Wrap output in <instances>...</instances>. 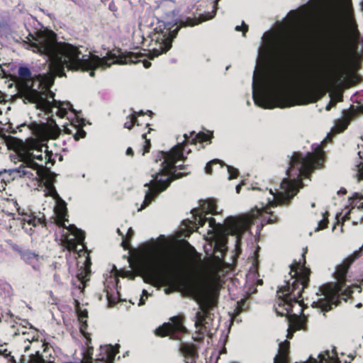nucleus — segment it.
<instances>
[{
  "label": "nucleus",
  "mask_w": 363,
  "mask_h": 363,
  "mask_svg": "<svg viewBox=\"0 0 363 363\" xmlns=\"http://www.w3.org/2000/svg\"><path fill=\"white\" fill-rule=\"evenodd\" d=\"M335 104H336V101L334 99H331L330 102L325 106V109L327 111H330L331 109L332 106H335Z\"/></svg>",
  "instance_id": "obj_36"
},
{
  "label": "nucleus",
  "mask_w": 363,
  "mask_h": 363,
  "mask_svg": "<svg viewBox=\"0 0 363 363\" xmlns=\"http://www.w3.org/2000/svg\"><path fill=\"white\" fill-rule=\"evenodd\" d=\"M64 130L67 134H72L75 140L85 138L86 134L82 128H77L73 125H70L69 126L64 125Z\"/></svg>",
  "instance_id": "obj_13"
},
{
  "label": "nucleus",
  "mask_w": 363,
  "mask_h": 363,
  "mask_svg": "<svg viewBox=\"0 0 363 363\" xmlns=\"http://www.w3.org/2000/svg\"><path fill=\"white\" fill-rule=\"evenodd\" d=\"M350 120V117L338 120L335 126L333 128V131L335 133H341L344 131L348 126Z\"/></svg>",
  "instance_id": "obj_17"
},
{
  "label": "nucleus",
  "mask_w": 363,
  "mask_h": 363,
  "mask_svg": "<svg viewBox=\"0 0 363 363\" xmlns=\"http://www.w3.org/2000/svg\"><path fill=\"white\" fill-rule=\"evenodd\" d=\"M307 249L304 250L302 255L303 263L300 260L298 262H294L291 267V280L285 281V285L279 287L277 296L279 297L278 305L283 308V311L280 312L276 308V312L279 315H289V328L287 329V338H291L293 332L298 330H305L306 325V318L303 314V301L300 300L301 293L303 289L307 286L309 281L310 270L304 266L306 263L305 253Z\"/></svg>",
  "instance_id": "obj_5"
},
{
  "label": "nucleus",
  "mask_w": 363,
  "mask_h": 363,
  "mask_svg": "<svg viewBox=\"0 0 363 363\" xmlns=\"http://www.w3.org/2000/svg\"><path fill=\"white\" fill-rule=\"evenodd\" d=\"M342 192H343V194H345L346 193V190L345 189L342 190Z\"/></svg>",
  "instance_id": "obj_54"
},
{
  "label": "nucleus",
  "mask_w": 363,
  "mask_h": 363,
  "mask_svg": "<svg viewBox=\"0 0 363 363\" xmlns=\"http://www.w3.org/2000/svg\"><path fill=\"white\" fill-rule=\"evenodd\" d=\"M22 334L23 335H28V333L26 330V328L21 327L17 329V330L14 333V335H18Z\"/></svg>",
  "instance_id": "obj_34"
},
{
  "label": "nucleus",
  "mask_w": 363,
  "mask_h": 363,
  "mask_svg": "<svg viewBox=\"0 0 363 363\" xmlns=\"http://www.w3.org/2000/svg\"><path fill=\"white\" fill-rule=\"evenodd\" d=\"M68 230L74 236V239L64 241L67 249L69 250H77V246L81 245L82 249L79 250H84L85 247V244L84 243L85 233L74 225H69Z\"/></svg>",
  "instance_id": "obj_11"
},
{
  "label": "nucleus",
  "mask_w": 363,
  "mask_h": 363,
  "mask_svg": "<svg viewBox=\"0 0 363 363\" xmlns=\"http://www.w3.org/2000/svg\"><path fill=\"white\" fill-rule=\"evenodd\" d=\"M311 206H312V207H314V206H315V203H313L311 204Z\"/></svg>",
  "instance_id": "obj_56"
},
{
  "label": "nucleus",
  "mask_w": 363,
  "mask_h": 363,
  "mask_svg": "<svg viewBox=\"0 0 363 363\" xmlns=\"http://www.w3.org/2000/svg\"><path fill=\"white\" fill-rule=\"evenodd\" d=\"M220 164V167L223 166L222 162L220 160H219L218 159H214L206 164V166L205 167V171L207 174H211V172H212L211 167L213 164Z\"/></svg>",
  "instance_id": "obj_27"
},
{
  "label": "nucleus",
  "mask_w": 363,
  "mask_h": 363,
  "mask_svg": "<svg viewBox=\"0 0 363 363\" xmlns=\"http://www.w3.org/2000/svg\"><path fill=\"white\" fill-rule=\"evenodd\" d=\"M28 337H25V340H27L28 342H29L30 343L32 342L33 341H35V340H38V335H33L32 336H29V334L27 335Z\"/></svg>",
  "instance_id": "obj_35"
},
{
  "label": "nucleus",
  "mask_w": 363,
  "mask_h": 363,
  "mask_svg": "<svg viewBox=\"0 0 363 363\" xmlns=\"http://www.w3.org/2000/svg\"><path fill=\"white\" fill-rule=\"evenodd\" d=\"M66 209L65 208H62L61 210V212L59 213V216H60L62 218H64V217L66 215Z\"/></svg>",
  "instance_id": "obj_39"
},
{
  "label": "nucleus",
  "mask_w": 363,
  "mask_h": 363,
  "mask_svg": "<svg viewBox=\"0 0 363 363\" xmlns=\"http://www.w3.org/2000/svg\"><path fill=\"white\" fill-rule=\"evenodd\" d=\"M30 363H45V359L39 352H36L35 354L30 356Z\"/></svg>",
  "instance_id": "obj_24"
},
{
  "label": "nucleus",
  "mask_w": 363,
  "mask_h": 363,
  "mask_svg": "<svg viewBox=\"0 0 363 363\" xmlns=\"http://www.w3.org/2000/svg\"><path fill=\"white\" fill-rule=\"evenodd\" d=\"M183 353L185 355L186 358L187 359V361L186 363H189V360L191 359V361L192 362L195 359L197 358V354L195 351V350L189 346H185L182 349ZM192 363V362H191Z\"/></svg>",
  "instance_id": "obj_19"
},
{
  "label": "nucleus",
  "mask_w": 363,
  "mask_h": 363,
  "mask_svg": "<svg viewBox=\"0 0 363 363\" xmlns=\"http://www.w3.org/2000/svg\"><path fill=\"white\" fill-rule=\"evenodd\" d=\"M311 98H312V100L311 101V102H315V101L317 100V96H316V95H313V96H311Z\"/></svg>",
  "instance_id": "obj_44"
},
{
  "label": "nucleus",
  "mask_w": 363,
  "mask_h": 363,
  "mask_svg": "<svg viewBox=\"0 0 363 363\" xmlns=\"http://www.w3.org/2000/svg\"><path fill=\"white\" fill-rule=\"evenodd\" d=\"M32 227L31 225H28V224L22 223V228L29 235H32L33 232Z\"/></svg>",
  "instance_id": "obj_33"
},
{
  "label": "nucleus",
  "mask_w": 363,
  "mask_h": 363,
  "mask_svg": "<svg viewBox=\"0 0 363 363\" xmlns=\"http://www.w3.org/2000/svg\"><path fill=\"white\" fill-rule=\"evenodd\" d=\"M18 74L23 79L27 80L31 77L30 69L26 67H21L18 69Z\"/></svg>",
  "instance_id": "obj_25"
},
{
  "label": "nucleus",
  "mask_w": 363,
  "mask_h": 363,
  "mask_svg": "<svg viewBox=\"0 0 363 363\" xmlns=\"http://www.w3.org/2000/svg\"><path fill=\"white\" fill-rule=\"evenodd\" d=\"M143 65L145 68H149L151 66V63L149 61L144 60Z\"/></svg>",
  "instance_id": "obj_41"
},
{
  "label": "nucleus",
  "mask_w": 363,
  "mask_h": 363,
  "mask_svg": "<svg viewBox=\"0 0 363 363\" xmlns=\"http://www.w3.org/2000/svg\"><path fill=\"white\" fill-rule=\"evenodd\" d=\"M235 29L237 31H242L243 36H245V33L248 30V26L246 25L244 21H242V26H237Z\"/></svg>",
  "instance_id": "obj_32"
},
{
  "label": "nucleus",
  "mask_w": 363,
  "mask_h": 363,
  "mask_svg": "<svg viewBox=\"0 0 363 363\" xmlns=\"http://www.w3.org/2000/svg\"><path fill=\"white\" fill-rule=\"evenodd\" d=\"M80 332L86 338L87 342H90L91 339L89 337V335L86 332V330L87 328V323L86 320H84L83 321H80Z\"/></svg>",
  "instance_id": "obj_26"
},
{
  "label": "nucleus",
  "mask_w": 363,
  "mask_h": 363,
  "mask_svg": "<svg viewBox=\"0 0 363 363\" xmlns=\"http://www.w3.org/2000/svg\"><path fill=\"white\" fill-rule=\"evenodd\" d=\"M183 137L184 140L178 142L169 152L160 151L158 152L156 162L162 161L160 169L155 173L152 174V179L149 183L145 184L147 189L145 191L143 203L138 208V211L148 206L161 192L168 188L173 180L189 174L186 172H177V170H186L185 166L177 165L178 161L184 160L185 145L189 143L196 144L197 140L201 142L208 140V136L205 133H196L194 131L190 133V136L185 133Z\"/></svg>",
  "instance_id": "obj_4"
},
{
  "label": "nucleus",
  "mask_w": 363,
  "mask_h": 363,
  "mask_svg": "<svg viewBox=\"0 0 363 363\" xmlns=\"http://www.w3.org/2000/svg\"><path fill=\"white\" fill-rule=\"evenodd\" d=\"M140 115V116H143L145 115V113L143 112V111H140L139 112H136V117Z\"/></svg>",
  "instance_id": "obj_45"
},
{
  "label": "nucleus",
  "mask_w": 363,
  "mask_h": 363,
  "mask_svg": "<svg viewBox=\"0 0 363 363\" xmlns=\"http://www.w3.org/2000/svg\"><path fill=\"white\" fill-rule=\"evenodd\" d=\"M90 274V269L88 266L82 270V272L77 274L78 279L80 281V285L79 286V289L81 293H83L84 291L85 283L89 280L87 278Z\"/></svg>",
  "instance_id": "obj_14"
},
{
  "label": "nucleus",
  "mask_w": 363,
  "mask_h": 363,
  "mask_svg": "<svg viewBox=\"0 0 363 363\" xmlns=\"http://www.w3.org/2000/svg\"><path fill=\"white\" fill-rule=\"evenodd\" d=\"M35 132L36 135L39 136H45L55 139L60 134V129L56 122L50 119L48 123L41 124Z\"/></svg>",
  "instance_id": "obj_12"
},
{
  "label": "nucleus",
  "mask_w": 363,
  "mask_h": 363,
  "mask_svg": "<svg viewBox=\"0 0 363 363\" xmlns=\"http://www.w3.org/2000/svg\"><path fill=\"white\" fill-rule=\"evenodd\" d=\"M222 268V262L219 258H217L215 262L210 264L208 267V272L211 276H213L215 280L219 279L218 272Z\"/></svg>",
  "instance_id": "obj_15"
},
{
  "label": "nucleus",
  "mask_w": 363,
  "mask_h": 363,
  "mask_svg": "<svg viewBox=\"0 0 363 363\" xmlns=\"http://www.w3.org/2000/svg\"><path fill=\"white\" fill-rule=\"evenodd\" d=\"M171 323H164L158 327L155 333L157 336H171L172 338L179 339L178 334L186 333V328L183 324V319L179 316L171 318Z\"/></svg>",
  "instance_id": "obj_10"
},
{
  "label": "nucleus",
  "mask_w": 363,
  "mask_h": 363,
  "mask_svg": "<svg viewBox=\"0 0 363 363\" xmlns=\"http://www.w3.org/2000/svg\"><path fill=\"white\" fill-rule=\"evenodd\" d=\"M45 194L53 198L58 197V194L57 193L56 189H55L52 184H50L48 182L45 187Z\"/></svg>",
  "instance_id": "obj_23"
},
{
  "label": "nucleus",
  "mask_w": 363,
  "mask_h": 363,
  "mask_svg": "<svg viewBox=\"0 0 363 363\" xmlns=\"http://www.w3.org/2000/svg\"><path fill=\"white\" fill-rule=\"evenodd\" d=\"M346 48L337 40L330 45L315 69L307 75L308 82L318 89L328 90L342 85L347 79Z\"/></svg>",
  "instance_id": "obj_7"
},
{
  "label": "nucleus",
  "mask_w": 363,
  "mask_h": 363,
  "mask_svg": "<svg viewBox=\"0 0 363 363\" xmlns=\"http://www.w3.org/2000/svg\"><path fill=\"white\" fill-rule=\"evenodd\" d=\"M266 35H267V33H265L263 35V36H262V40H265Z\"/></svg>",
  "instance_id": "obj_47"
},
{
  "label": "nucleus",
  "mask_w": 363,
  "mask_h": 363,
  "mask_svg": "<svg viewBox=\"0 0 363 363\" xmlns=\"http://www.w3.org/2000/svg\"><path fill=\"white\" fill-rule=\"evenodd\" d=\"M142 265L143 272L150 281L163 279L197 301L199 311L195 315L196 335L194 338L201 340L208 332L213 321L210 311L216 306L217 296L205 290L201 283L182 274V255L177 250L167 247L164 243L152 240L145 244Z\"/></svg>",
  "instance_id": "obj_3"
},
{
  "label": "nucleus",
  "mask_w": 363,
  "mask_h": 363,
  "mask_svg": "<svg viewBox=\"0 0 363 363\" xmlns=\"http://www.w3.org/2000/svg\"><path fill=\"white\" fill-rule=\"evenodd\" d=\"M141 296H143L145 297V298H147V296H150V294L145 289H143Z\"/></svg>",
  "instance_id": "obj_42"
},
{
  "label": "nucleus",
  "mask_w": 363,
  "mask_h": 363,
  "mask_svg": "<svg viewBox=\"0 0 363 363\" xmlns=\"http://www.w3.org/2000/svg\"><path fill=\"white\" fill-rule=\"evenodd\" d=\"M327 224H328V220L325 218V216H323V218L318 222V227L315 228V231H318L320 230L324 229L325 228L327 227Z\"/></svg>",
  "instance_id": "obj_31"
},
{
  "label": "nucleus",
  "mask_w": 363,
  "mask_h": 363,
  "mask_svg": "<svg viewBox=\"0 0 363 363\" xmlns=\"http://www.w3.org/2000/svg\"><path fill=\"white\" fill-rule=\"evenodd\" d=\"M57 156L45 147L41 154H33V160H26L18 167L5 169L4 172H8L13 179L23 177L43 179L50 172V167L54 165Z\"/></svg>",
  "instance_id": "obj_9"
},
{
  "label": "nucleus",
  "mask_w": 363,
  "mask_h": 363,
  "mask_svg": "<svg viewBox=\"0 0 363 363\" xmlns=\"http://www.w3.org/2000/svg\"><path fill=\"white\" fill-rule=\"evenodd\" d=\"M75 303H76V306L78 307L79 305V303L78 301L75 300Z\"/></svg>",
  "instance_id": "obj_48"
},
{
  "label": "nucleus",
  "mask_w": 363,
  "mask_h": 363,
  "mask_svg": "<svg viewBox=\"0 0 363 363\" xmlns=\"http://www.w3.org/2000/svg\"><path fill=\"white\" fill-rule=\"evenodd\" d=\"M21 258L28 263L33 260H38L40 256L31 250L19 251Z\"/></svg>",
  "instance_id": "obj_16"
},
{
  "label": "nucleus",
  "mask_w": 363,
  "mask_h": 363,
  "mask_svg": "<svg viewBox=\"0 0 363 363\" xmlns=\"http://www.w3.org/2000/svg\"><path fill=\"white\" fill-rule=\"evenodd\" d=\"M23 223L28 224V225H31L33 227H36L39 224H43V220L41 218L33 217L31 215L26 214L22 219Z\"/></svg>",
  "instance_id": "obj_18"
},
{
  "label": "nucleus",
  "mask_w": 363,
  "mask_h": 363,
  "mask_svg": "<svg viewBox=\"0 0 363 363\" xmlns=\"http://www.w3.org/2000/svg\"><path fill=\"white\" fill-rule=\"evenodd\" d=\"M146 145L144 146V152H143V155L145 153V152H148L149 150H150V140H146Z\"/></svg>",
  "instance_id": "obj_37"
},
{
  "label": "nucleus",
  "mask_w": 363,
  "mask_h": 363,
  "mask_svg": "<svg viewBox=\"0 0 363 363\" xmlns=\"http://www.w3.org/2000/svg\"><path fill=\"white\" fill-rule=\"evenodd\" d=\"M26 48L33 52L45 56L48 62V71L46 74H39L32 81L23 96L24 101L35 104V107L45 113H54L60 118L67 114V109L72 108L69 102L57 101L54 99L55 94L50 91L56 76L65 77V68L70 71L89 72V76H95V69H105L113 64L125 65L135 63L142 53L128 52L116 55L112 52L106 56L99 57L89 52L84 53L80 48L67 43L57 42L56 34L50 30L45 29L28 31L23 40Z\"/></svg>",
  "instance_id": "obj_1"
},
{
  "label": "nucleus",
  "mask_w": 363,
  "mask_h": 363,
  "mask_svg": "<svg viewBox=\"0 0 363 363\" xmlns=\"http://www.w3.org/2000/svg\"><path fill=\"white\" fill-rule=\"evenodd\" d=\"M213 17V15H208V17L201 16L199 18L191 17L181 18L174 24L168 21L167 19L165 21H162V25L155 28L156 33L154 35L155 47L152 50L148 51V57L152 60L160 55L167 52L172 48V40L177 37L181 28L192 27L201 22L211 19Z\"/></svg>",
  "instance_id": "obj_8"
},
{
  "label": "nucleus",
  "mask_w": 363,
  "mask_h": 363,
  "mask_svg": "<svg viewBox=\"0 0 363 363\" xmlns=\"http://www.w3.org/2000/svg\"><path fill=\"white\" fill-rule=\"evenodd\" d=\"M126 155H130V156H133V150L131 147H128L126 150Z\"/></svg>",
  "instance_id": "obj_40"
},
{
  "label": "nucleus",
  "mask_w": 363,
  "mask_h": 363,
  "mask_svg": "<svg viewBox=\"0 0 363 363\" xmlns=\"http://www.w3.org/2000/svg\"><path fill=\"white\" fill-rule=\"evenodd\" d=\"M326 139H330V135L328 134Z\"/></svg>",
  "instance_id": "obj_52"
},
{
  "label": "nucleus",
  "mask_w": 363,
  "mask_h": 363,
  "mask_svg": "<svg viewBox=\"0 0 363 363\" xmlns=\"http://www.w3.org/2000/svg\"><path fill=\"white\" fill-rule=\"evenodd\" d=\"M45 147H48L47 146H40L39 147L34 148L31 150H30L26 155L23 156V161H25L26 160H33V155H39L41 154L43 152H44V150Z\"/></svg>",
  "instance_id": "obj_21"
},
{
  "label": "nucleus",
  "mask_w": 363,
  "mask_h": 363,
  "mask_svg": "<svg viewBox=\"0 0 363 363\" xmlns=\"http://www.w3.org/2000/svg\"><path fill=\"white\" fill-rule=\"evenodd\" d=\"M342 192H343V194H345L346 193V190L345 189L342 190Z\"/></svg>",
  "instance_id": "obj_55"
},
{
  "label": "nucleus",
  "mask_w": 363,
  "mask_h": 363,
  "mask_svg": "<svg viewBox=\"0 0 363 363\" xmlns=\"http://www.w3.org/2000/svg\"><path fill=\"white\" fill-rule=\"evenodd\" d=\"M357 308H359L362 306V303H358L357 306H356Z\"/></svg>",
  "instance_id": "obj_51"
},
{
  "label": "nucleus",
  "mask_w": 363,
  "mask_h": 363,
  "mask_svg": "<svg viewBox=\"0 0 363 363\" xmlns=\"http://www.w3.org/2000/svg\"><path fill=\"white\" fill-rule=\"evenodd\" d=\"M106 296H107V298L109 299V294H108V292H107Z\"/></svg>",
  "instance_id": "obj_53"
},
{
  "label": "nucleus",
  "mask_w": 363,
  "mask_h": 363,
  "mask_svg": "<svg viewBox=\"0 0 363 363\" xmlns=\"http://www.w3.org/2000/svg\"><path fill=\"white\" fill-rule=\"evenodd\" d=\"M77 310L79 321L86 320V318H88V311L86 309L81 310L79 308H77Z\"/></svg>",
  "instance_id": "obj_29"
},
{
  "label": "nucleus",
  "mask_w": 363,
  "mask_h": 363,
  "mask_svg": "<svg viewBox=\"0 0 363 363\" xmlns=\"http://www.w3.org/2000/svg\"><path fill=\"white\" fill-rule=\"evenodd\" d=\"M118 234L122 236V245L124 246V247H127L128 242L129 240L133 236V230L131 228H129L127 230L126 235H124L123 233H121V230L118 228L117 230Z\"/></svg>",
  "instance_id": "obj_20"
},
{
  "label": "nucleus",
  "mask_w": 363,
  "mask_h": 363,
  "mask_svg": "<svg viewBox=\"0 0 363 363\" xmlns=\"http://www.w3.org/2000/svg\"><path fill=\"white\" fill-rule=\"evenodd\" d=\"M324 152L320 145H317L313 152L306 153L294 152L289 157V167L286 169L287 178L282 180L280 188L274 192L269 189L271 197L267 198L266 203L255 206L250 212L240 217H228L225 223H216L213 218L206 217L208 214H217L215 202L212 200L200 201V206L191 210V218L184 222L190 231L196 230L203 234L205 240H214L215 248L223 251L225 245L223 241L229 235H235L237 242L243 232L248 230L256 219L261 220V224L274 223L277 218L271 211V208L277 205L287 204L303 187V178H308L315 169L321 168L323 164Z\"/></svg>",
  "instance_id": "obj_2"
},
{
  "label": "nucleus",
  "mask_w": 363,
  "mask_h": 363,
  "mask_svg": "<svg viewBox=\"0 0 363 363\" xmlns=\"http://www.w3.org/2000/svg\"><path fill=\"white\" fill-rule=\"evenodd\" d=\"M257 284H259V285H262V280H261V279H260V280H258V281H257Z\"/></svg>",
  "instance_id": "obj_46"
},
{
  "label": "nucleus",
  "mask_w": 363,
  "mask_h": 363,
  "mask_svg": "<svg viewBox=\"0 0 363 363\" xmlns=\"http://www.w3.org/2000/svg\"><path fill=\"white\" fill-rule=\"evenodd\" d=\"M267 55L263 45L258 48L256 65L252 76V99L262 108H286L291 106L286 90V80L279 70H266Z\"/></svg>",
  "instance_id": "obj_6"
},
{
  "label": "nucleus",
  "mask_w": 363,
  "mask_h": 363,
  "mask_svg": "<svg viewBox=\"0 0 363 363\" xmlns=\"http://www.w3.org/2000/svg\"><path fill=\"white\" fill-rule=\"evenodd\" d=\"M145 303V298L144 296H140V298L139 300L138 306H143Z\"/></svg>",
  "instance_id": "obj_38"
},
{
  "label": "nucleus",
  "mask_w": 363,
  "mask_h": 363,
  "mask_svg": "<svg viewBox=\"0 0 363 363\" xmlns=\"http://www.w3.org/2000/svg\"><path fill=\"white\" fill-rule=\"evenodd\" d=\"M228 175V179L231 180L237 177L238 174V170L232 166L227 165Z\"/></svg>",
  "instance_id": "obj_28"
},
{
  "label": "nucleus",
  "mask_w": 363,
  "mask_h": 363,
  "mask_svg": "<svg viewBox=\"0 0 363 363\" xmlns=\"http://www.w3.org/2000/svg\"><path fill=\"white\" fill-rule=\"evenodd\" d=\"M128 121L124 123V128L131 129L134 124L138 125L136 120V112L134 111L130 116L127 117Z\"/></svg>",
  "instance_id": "obj_22"
},
{
  "label": "nucleus",
  "mask_w": 363,
  "mask_h": 363,
  "mask_svg": "<svg viewBox=\"0 0 363 363\" xmlns=\"http://www.w3.org/2000/svg\"><path fill=\"white\" fill-rule=\"evenodd\" d=\"M0 355H2V356H4L6 357H9V362L11 363H17L14 357L13 356H11V352H8V350L6 349H4V350H0Z\"/></svg>",
  "instance_id": "obj_30"
},
{
  "label": "nucleus",
  "mask_w": 363,
  "mask_h": 363,
  "mask_svg": "<svg viewBox=\"0 0 363 363\" xmlns=\"http://www.w3.org/2000/svg\"><path fill=\"white\" fill-rule=\"evenodd\" d=\"M335 226L334 225V226L333 227V230H335Z\"/></svg>",
  "instance_id": "obj_57"
},
{
  "label": "nucleus",
  "mask_w": 363,
  "mask_h": 363,
  "mask_svg": "<svg viewBox=\"0 0 363 363\" xmlns=\"http://www.w3.org/2000/svg\"><path fill=\"white\" fill-rule=\"evenodd\" d=\"M241 184H238L235 187V189H236V192L237 193H240V189H241Z\"/></svg>",
  "instance_id": "obj_43"
},
{
  "label": "nucleus",
  "mask_w": 363,
  "mask_h": 363,
  "mask_svg": "<svg viewBox=\"0 0 363 363\" xmlns=\"http://www.w3.org/2000/svg\"><path fill=\"white\" fill-rule=\"evenodd\" d=\"M30 348V346L29 345H27L25 347V350H28Z\"/></svg>",
  "instance_id": "obj_49"
},
{
  "label": "nucleus",
  "mask_w": 363,
  "mask_h": 363,
  "mask_svg": "<svg viewBox=\"0 0 363 363\" xmlns=\"http://www.w3.org/2000/svg\"><path fill=\"white\" fill-rule=\"evenodd\" d=\"M13 249H14V250H16L19 251V250H18V246L14 247H13Z\"/></svg>",
  "instance_id": "obj_50"
}]
</instances>
